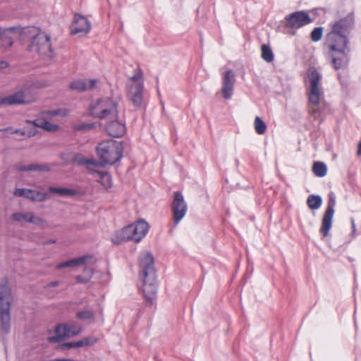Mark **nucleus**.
I'll use <instances>...</instances> for the list:
<instances>
[{
  "label": "nucleus",
  "instance_id": "1",
  "mask_svg": "<svg viewBox=\"0 0 361 361\" xmlns=\"http://www.w3.org/2000/svg\"><path fill=\"white\" fill-rule=\"evenodd\" d=\"M329 27L324 45L328 49L331 66L336 71L346 68L350 61V35L355 27L354 13L331 22Z\"/></svg>",
  "mask_w": 361,
  "mask_h": 361
},
{
  "label": "nucleus",
  "instance_id": "2",
  "mask_svg": "<svg viewBox=\"0 0 361 361\" xmlns=\"http://www.w3.org/2000/svg\"><path fill=\"white\" fill-rule=\"evenodd\" d=\"M139 276L142 281V290L145 305H154L157 295L158 283L154 259L151 252L142 253L138 258Z\"/></svg>",
  "mask_w": 361,
  "mask_h": 361
},
{
  "label": "nucleus",
  "instance_id": "3",
  "mask_svg": "<svg viewBox=\"0 0 361 361\" xmlns=\"http://www.w3.org/2000/svg\"><path fill=\"white\" fill-rule=\"evenodd\" d=\"M96 150L99 161L83 157L80 163L93 164L101 167L114 165L120 161L123 156V142L114 139L103 140L97 145Z\"/></svg>",
  "mask_w": 361,
  "mask_h": 361
},
{
  "label": "nucleus",
  "instance_id": "4",
  "mask_svg": "<svg viewBox=\"0 0 361 361\" xmlns=\"http://www.w3.org/2000/svg\"><path fill=\"white\" fill-rule=\"evenodd\" d=\"M13 298L6 276L0 282V333L7 335L11 331V308Z\"/></svg>",
  "mask_w": 361,
  "mask_h": 361
},
{
  "label": "nucleus",
  "instance_id": "5",
  "mask_svg": "<svg viewBox=\"0 0 361 361\" xmlns=\"http://www.w3.org/2000/svg\"><path fill=\"white\" fill-rule=\"evenodd\" d=\"M307 78L310 81L307 97L308 102L312 106L311 114L317 117L320 116L319 105L324 98V92L320 84L322 75L315 67L311 66L307 70Z\"/></svg>",
  "mask_w": 361,
  "mask_h": 361
},
{
  "label": "nucleus",
  "instance_id": "6",
  "mask_svg": "<svg viewBox=\"0 0 361 361\" xmlns=\"http://www.w3.org/2000/svg\"><path fill=\"white\" fill-rule=\"evenodd\" d=\"M149 228L148 223L144 219H140L116 232L112 238V242L115 245L128 241L139 243L146 236Z\"/></svg>",
  "mask_w": 361,
  "mask_h": 361
},
{
  "label": "nucleus",
  "instance_id": "7",
  "mask_svg": "<svg viewBox=\"0 0 361 361\" xmlns=\"http://www.w3.org/2000/svg\"><path fill=\"white\" fill-rule=\"evenodd\" d=\"M34 32L30 44L27 46V50L35 52L39 56H51L54 49L51 47L49 35L41 32L35 27H27L23 28L22 32L28 33Z\"/></svg>",
  "mask_w": 361,
  "mask_h": 361
},
{
  "label": "nucleus",
  "instance_id": "8",
  "mask_svg": "<svg viewBox=\"0 0 361 361\" xmlns=\"http://www.w3.org/2000/svg\"><path fill=\"white\" fill-rule=\"evenodd\" d=\"M118 102L111 97H102L91 103L89 106V114L90 116L100 120L109 116L118 117Z\"/></svg>",
  "mask_w": 361,
  "mask_h": 361
},
{
  "label": "nucleus",
  "instance_id": "9",
  "mask_svg": "<svg viewBox=\"0 0 361 361\" xmlns=\"http://www.w3.org/2000/svg\"><path fill=\"white\" fill-rule=\"evenodd\" d=\"M171 210L174 226H176L185 217L188 211V204L180 191L173 192V200L171 203Z\"/></svg>",
  "mask_w": 361,
  "mask_h": 361
},
{
  "label": "nucleus",
  "instance_id": "10",
  "mask_svg": "<svg viewBox=\"0 0 361 361\" xmlns=\"http://www.w3.org/2000/svg\"><path fill=\"white\" fill-rule=\"evenodd\" d=\"M336 196L333 192H329L327 202V207L322 220V226L320 233L324 237L327 236L332 227L333 218L334 215V208L336 206Z\"/></svg>",
  "mask_w": 361,
  "mask_h": 361
},
{
  "label": "nucleus",
  "instance_id": "11",
  "mask_svg": "<svg viewBox=\"0 0 361 361\" xmlns=\"http://www.w3.org/2000/svg\"><path fill=\"white\" fill-rule=\"evenodd\" d=\"M285 20L286 26L292 29H298L313 22V19L306 11L293 12L286 16Z\"/></svg>",
  "mask_w": 361,
  "mask_h": 361
},
{
  "label": "nucleus",
  "instance_id": "12",
  "mask_svg": "<svg viewBox=\"0 0 361 361\" xmlns=\"http://www.w3.org/2000/svg\"><path fill=\"white\" fill-rule=\"evenodd\" d=\"M91 30V22L83 15L75 13L72 23L70 25V32L72 35H86Z\"/></svg>",
  "mask_w": 361,
  "mask_h": 361
},
{
  "label": "nucleus",
  "instance_id": "13",
  "mask_svg": "<svg viewBox=\"0 0 361 361\" xmlns=\"http://www.w3.org/2000/svg\"><path fill=\"white\" fill-rule=\"evenodd\" d=\"M114 119L106 122L105 125L106 133L114 138H120L126 133L125 121H119L118 117H112Z\"/></svg>",
  "mask_w": 361,
  "mask_h": 361
},
{
  "label": "nucleus",
  "instance_id": "14",
  "mask_svg": "<svg viewBox=\"0 0 361 361\" xmlns=\"http://www.w3.org/2000/svg\"><path fill=\"white\" fill-rule=\"evenodd\" d=\"M235 75L234 72L229 69L224 73L221 87L222 97L226 100L231 99L234 92Z\"/></svg>",
  "mask_w": 361,
  "mask_h": 361
},
{
  "label": "nucleus",
  "instance_id": "15",
  "mask_svg": "<svg viewBox=\"0 0 361 361\" xmlns=\"http://www.w3.org/2000/svg\"><path fill=\"white\" fill-rule=\"evenodd\" d=\"M143 90V81H140L135 85H131L128 90V98L136 109H139L142 106Z\"/></svg>",
  "mask_w": 361,
  "mask_h": 361
},
{
  "label": "nucleus",
  "instance_id": "16",
  "mask_svg": "<svg viewBox=\"0 0 361 361\" xmlns=\"http://www.w3.org/2000/svg\"><path fill=\"white\" fill-rule=\"evenodd\" d=\"M28 103V101L25 100L23 90H19L13 94L0 98V106L4 105H22Z\"/></svg>",
  "mask_w": 361,
  "mask_h": 361
},
{
  "label": "nucleus",
  "instance_id": "17",
  "mask_svg": "<svg viewBox=\"0 0 361 361\" xmlns=\"http://www.w3.org/2000/svg\"><path fill=\"white\" fill-rule=\"evenodd\" d=\"M14 194L32 201L43 202L47 198V195L44 192L27 188H17Z\"/></svg>",
  "mask_w": 361,
  "mask_h": 361
},
{
  "label": "nucleus",
  "instance_id": "18",
  "mask_svg": "<svg viewBox=\"0 0 361 361\" xmlns=\"http://www.w3.org/2000/svg\"><path fill=\"white\" fill-rule=\"evenodd\" d=\"M92 173L98 176L97 182L99 183L106 191H109L112 188L113 179L109 172L94 170Z\"/></svg>",
  "mask_w": 361,
  "mask_h": 361
},
{
  "label": "nucleus",
  "instance_id": "19",
  "mask_svg": "<svg viewBox=\"0 0 361 361\" xmlns=\"http://www.w3.org/2000/svg\"><path fill=\"white\" fill-rule=\"evenodd\" d=\"M68 324H58L55 327V336L48 338L51 343H58L68 337Z\"/></svg>",
  "mask_w": 361,
  "mask_h": 361
},
{
  "label": "nucleus",
  "instance_id": "20",
  "mask_svg": "<svg viewBox=\"0 0 361 361\" xmlns=\"http://www.w3.org/2000/svg\"><path fill=\"white\" fill-rule=\"evenodd\" d=\"M49 191L51 193L57 194L61 197H76L82 195V192L77 189L59 188L54 186L49 187Z\"/></svg>",
  "mask_w": 361,
  "mask_h": 361
},
{
  "label": "nucleus",
  "instance_id": "21",
  "mask_svg": "<svg viewBox=\"0 0 361 361\" xmlns=\"http://www.w3.org/2000/svg\"><path fill=\"white\" fill-rule=\"evenodd\" d=\"M88 258H90L88 255H84L80 257L73 258L58 264L56 268L57 269H61L66 267H78L82 264H84Z\"/></svg>",
  "mask_w": 361,
  "mask_h": 361
},
{
  "label": "nucleus",
  "instance_id": "22",
  "mask_svg": "<svg viewBox=\"0 0 361 361\" xmlns=\"http://www.w3.org/2000/svg\"><path fill=\"white\" fill-rule=\"evenodd\" d=\"M15 169L18 171H49L51 167L48 164H31L27 166L16 165Z\"/></svg>",
  "mask_w": 361,
  "mask_h": 361
},
{
  "label": "nucleus",
  "instance_id": "23",
  "mask_svg": "<svg viewBox=\"0 0 361 361\" xmlns=\"http://www.w3.org/2000/svg\"><path fill=\"white\" fill-rule=\"evenodd\" d=\"M322 197L319 195L312 194L307 199V204L312 210L318 209L322 206Z\"/></svg>",
  "mask_w": 361,
  "mask_h": 361
},
{
  "label": "nucleus",
  "instance_id": "24",
  "mask_svg": "<svg viewBox=\"0 0 361 361\" xmlns=\"http://www.w3.org/2000/svg\"><path fill=\"white\" fill-rule=\"evenodd\" d=\"M16 29V27H11L7 29L0 28V37L3 42V46L5 47H11L13 45V39L7 35V32L8 31H14Z\"/></svg>",
  "mask_w": 361,
  "mask_h": 361
},
{
  "label": "nucleus",
  "instance_id": "25",
  "mask_svg": "<svg viewBox=\"0 0 361 361\" xmlns=\"http://www.w3.org/2000/svg\"><path fill=\"white\" fill-rule=\"evenodd\" d=\"M312 171L316 176L322 178L326 175L327 166L324 162L316 161L313 164Z\"/></svg>",
  "mask_w": 361,
  "mask_h": 361
},
{
  "label": "nucleus",
  "instance_id": "26",
  "mask_svg": "<svg viewBox=\"0 0 361 361\" xmlns=\"http://www.w3.org/2000/svg\"><path fill=\"white\" fill-rule=\"evenodd\" d=\"M69 88L78 92H85L87 91V82L82 79L75 80L69 84Z\"/></svg>",
  "mask_w": 361,
  "mask_h": 361
},
{
  "label": "nucleus",
  "instance_id": "27",
  "mask_svg": "<svg viewBox=\"0 0 361 361\" xmlns=\"http://www.w3.org/2000/svg\"><path fill=\"white\" fill-rule=\"evenodd\" d=\"M98 339L94 336L85 337L81 340L75 341L76 348L85 346H92L97 343Z\"/></svg>",
  "mask_w": 361,
  "mask_h": 361
},
{
  "label": "nucleus",
  "instance_id": "28",
  "mask_svg": "<svg viewBox=\"0 0 361 361\" xmlns=\"http://www.w3.org/2000/svg\"><path fill=\"white\" fill-rule=\"evenodd\" d=\"M262 58L268 63L273 61L274 55L269 46L266 44L262 46Z\"/></svg>",
  "mask_w": 361,
  "mask_h": 361
},
{
  "label": "nucleus",
  "instance_id": "29",
  "mask_svg": "<svg viewBox=\"0 0 361 361\" xmlns=\"http://www.w3.org/2000/svg\"><path fill=\"white\" fill-rule=\"evenodd\" d=\"M255 129L259 135L264 134L267 129V125L264 121L257 116L255 118Z\"/></svg>",
  "mask_w": 361,
  "mask_h": 361
},
{
  "label": "nucleus",
  "instance_id": "30",
  "mask_svg": "<svg viewBox=\"0 0 361 361\" xmlns=\"http://www.w3.org/2000/svg\"><path fill=\"white\" fill-rule=\"evenodd\" d=\"M76 317L80 320L92 319L94 318V312L92 310H80L76 312Z\"/></svg>",
  "mask_w": 361,
  "mask_h": 361
},
{
  "label": "nucleus",
  "instance_id": "31",
  "mask_svg": "<svg viewBox=\"0 0 361 361\" xmlns=\"http://www.w3.org/2000/svg\"><path fill=\"white\" fill-rule=\"evenodd\" d=\"M324 27L322 26L314 27L310 34L311 40L317 42L322 39Z\"/></svg>",
  "mask_w": 361,
  "mask_h": 361
},
{
  "label": "nucleus",
  "instance_id": "32",
  "mask_svg": "<svg viewBox=\"0 0 361 361\" xmlns=\"http://www.w3.org/2000/svg\"><path fill=\"white\" fill-rule=\"evenodd\" d=\"M97 127L95 123H82L75 125L73 129L76 131H90Z\"/></svg>",
  "mask_w": 361,
  "mask_h": 361
},
{
  "label": "nucleus",
  "instance_id": "33",
  "mask_svg": "<svg viewBox=\"0 0 361 361\" xmlns=\"http://www.w3.org/2000/svg\"><path fill=\"white\" fill-rule=\"evenodd\" d=\"M31 214L32 213L16 212L13 214L12 217L13 220L18 222H21L23 221L28 222L29 217L31 216Z\"/></svg>",
  "mask_w": 361,
  "mask_h": 361
},
{
  "label": "nucleus",
  "instance_id": "34",
  "mask_svg": "<svg viewBox=\"0 0 361 361\" xmlns=\"http://www.w3.org/2000/svg\"><path fill=\"white\" fill-rule=\"evenodd\" d=\"M43 129L48 132H54L60 129V126L57 124H53L50 121L44 120Z\"/></svg>",
  "mask_w": 361,
  "mask_h": 361
},
{
  "label": "nucleus",
  "instance_id": "35",
  "mask_svg": "<svg viewBox=\"0 0 361 361\" xmlns=\"http://www.w3.org/2000/svg\"><path fill=\"white\" fill-rule=\"evenodd\" d=\"M61 350H68L72 348H76L75 341L66 342L59 345Z\"/></svg>",
  "mask_w": 361,
  "mask_h": 361
},
{
  "label": "nucleus",
  "instance_id": "36",
  "mask_svg": "<svg viewBox=\"0 0 361 361\" xmlns=\"http://www.w3.org/2000/svg\"><path fill=\"white\" fill-rule=\"evenodd\" d=\"M68 329H69V331H68V337L69 336H78V334H80L82 331V329L81 328H75L74 326L73 325H68Z\"/></svg>",
  "mask_w": 361,
  "mask_h": 361
},
{
  "label": "nucleus",
  "instance_id": "37",
  "mask_svg": "<svg viewBox=\"0 0 361 361\" xmlns=\"http://www.w3.org/2000/svg\"><path fill=\"white\" fill-rule=\"evenodd\" d=\"M92 275V272H91L90 275L87 277L78 275L75 277V280L78 283L86 284L90 281Z\"/></svg>",
  "mask_w": 361,
  "mask_h": 361
},
{
  "label": "nucleus",
  "instance_id": "38",
  "mask_svg": "<svg viewBox=\"0 0 361 361\" xmlns=\"http://www.w3.org/2000/svg\"><path fill=\"white\" fill-rule=\"evenodd\" d=\"M44 220L40 217H36L32 213L29 217L28 222L34 224L35 225H39L43 223Z\"/></svg>",
  "mask_w": 361,
  "mask_h": 361
},
{
  "label": "nucleus",
  "instance_id": "39",
  "mask_svg": "<svg viewBox=\"0 0 361 361\" xmlns=\"http://www.w3.org/2000/svg\"><path fill=\"white\" fill-rule=\"evenodd\" d=\"M44 119H35L33 121L27 120L26 122L27 123H31L35 127L43 128V121Z\"/></svg>",
  "mask_w": 361,
  "mask_h": 361
},
{
  "label": "nucleus",
  "instance_id": "40",
  "mask_svg": "<svg viewBox=\"0 0 361 361\" xmlns=\"http://www.w3.org/2000/svg\"><path fill=\"white\" fill-rule=\"evenodd\" d=\"M26 135L28 137H35L36 135H37L40 132L35 128H32L30 129H29L27 131H26Z\"/></svg>",
  "mask_w": 361,
  "mask_h": 361
},
{
  "label": "nucleus",
  "instance_id": "41",
  "mask_svg": "<svg viewBox=\"0 0 361 361\" xmlns=\"http://www.w3.org/2000/svg\"><path fill=\"white\" fill-rule=\"evenodd\" d=\"M97 82V79H90L89 80V84L87 83V91L91 90L93 88H94Z\"/></svg>",
  "mask_w": 361,
  "mask_h": 361
},
{
  "label": "nucleus",
  "instance_id": "42",
  "mask_svg": "<svg viewBox=\"0 0 361 361\" xmlns=\"http://www.w3.org/2000/svg\"><path fill=\"white\" fill-rule=\"evenodd\" d=\"M15 130H16V128H13V127L9 126V127H7V128H3V129H0V131L9 133L11 134H16L13 132Z\"/></svg>",
  "mask_w": 361,
  "mask_h": 361
},
{
  "label": "nucleus",
  "instance_id": "43",
  "mask_svg": "<svg viewBox=\"0 0 361 361\" xmlns=\"http://www.w3.org/2000/svg\"><path fill=\"white\" fill-rule=\"evenodd\" d=\"M60 282L59 281H51L49 282L47 285V288H54V287H56L59 285Z\"/></svg>",
  "mask_w": 361,
  "mask_h": 361
},
{
  "label": "nucleus",
  "instance_id": "44",
  "mask_svg": "<svg viewBox=\"0 0 361 361\" xmlns=\"http://www.w3.org/2000/svg\"><path fill=\"white\" fill-rule=\"evenodd\" d=\"M9 66V63L6 61H0V69H4Z\"/></svg>",
  "mask_w": 361,
  "mask_h": 361
},
{
  "label": "nucleus",
  "instance_id": "45",
  "mask_svg": "<svg viewBox=\"0 0 361 361\" xmlns=\"http://www.w3.org/2000/svg\"><path fill=\"white\" fill-rule=\"evenodd\" d=\"M16 134H20L21 135H26V131L24 129L16 128L13 131Z\"/></svg>",
  "mask_w": 361,
  "mask_h": 361
},
{
  "label": "nucleus",
  "instance_id": "46",
  "mask_svg": "<svg viewBox=\"0 0 361 361\" xmlns=\"http://www.w3.org/2000/svg\"><path fill=\"white\" fill-rule=\"evenodd\" d=\"M141 79V81H142V73L134 75L133 77H131V80L133 81H137L139 79Z\"/></svg>",
  "mask_w": 361,
  "mask_h": 361
},
{
  "label": "nucleus",
  "instance_id": "47",
  "mask_svg": "<svg viewBox=\"0 0 361 361\" xmlns=\"http://www.w3.org/2000/svg\"><path fill=\"white\" fill-rule=\"evenodd\" d=\"M351 226H352V234L354 235L356 231L355 223L354 219H351L350 220Z\"/></svg>",
  "mask_w": 361,
  "mask_h": 361
},
{
  "label": "nucleus",
  "instance_id": "48",
  "mask_svg": "<svg viewBox=\"0 0 361 361\" xmlns=\"http://www.w3.org/2000/svg\"><path fill=\"white\" fill-rule=\"evenodd\" d=\"M319 10H324V8H312L310 11H311V13H312L315 16H318L319 14Z\"/></svg>",
  "mask_w": 361,
  "mask_h": 361
},
{
  "label": "nucleus",
  "instance_id": "49",
  "mask_svg": "<svg viewBox=\"0 0 361 361\" xmlns=\"http://www.w3.org/2000/svg\"><path fill=\"white\" fill-rule=\"evenodd\" d=\"M60 109H56L51 111L53 116H58L59 114Z\"/></svg>",
  "mask_w": 361,
  "mask_h": 361
},
{
  "label": "nucleus",
  "instance_id": "50",
  "mask_svg": "<svg viewBox=\"0 0 361 361\" xmlns=\"http://www.w3.org/2000/svg\"><path fill=\"white\" fill-rule=\"evenodd\" d=\"M56 361H75V360H72V359H68V358H59V359H56Z\"/></svg>",
  "mask_w": 361,
  "mask_h": 361
},
{
  "label": "nucleus",
  "instance_id": "51",
  "mask_svg": "<svg viewBox=\"0 0 361 361\" xmlns=\"http://www.w3.org/2000/svg\"><path fill=\"white\" fill-rule=\"evenodd\" d=\"M56 240L55 239H50L47 241L48 244H54L56 243Z\"/></svg>",
  "mask_w": 361,
  "mask_h": 361
},
{
  "label": "nucleus",
  "instance_id": "52",
  "mask_svg": "<svg viewBox=\"0 0 361 361\" xmlns=\"http://www.w3.org/2000/svg\"><path fill=\"white\" fill-rule=\"evenodd\" d=\"M357 154L361 155V142L358 144Z\"/></svg>",
  "mask_w": 361,
  "mask_h": 361
},
{
  "label": "nucleus",
  "instance_id": "53",
  "mask_svg": "<svg viewBox=\"0 0 361 361\" xmlns=\"http://www.w3.org/2000/svg\"><path fill=\"white\" fill-rule=\"evenodd\" d=\"M235 166L237 167H238L239 164H240V161H239V159H235Z\"/></svg>",
  "mask_w": 361,
  "mask_h": 361
},
{
  "label": "nucleus",
  "instance_id": "54",
  "mask_svg": "<svg viewBox=\"0 0 361 361\" xmlns=\"http://www.w3.org/2000/svg\"><path fill=\"white\" fill-rule=\"evenodd\" d=\"M354 324H355V329H357V324H356V322L355 321L354 322Z\"/></svg>",
  "mask_w": 361,
  "mask_h": 361
}]
</instances>
